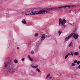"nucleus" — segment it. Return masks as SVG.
<instances>
[{
    "mask_svg": "<svg viewBox=\"0 0 80 80\" xmlns=\"http://www.w3.org/2000/svg\"><path fill=\"white\" fill-rule=\"evenodd\" d=\"M80 63V61H78L77 63V64H79V63Z\"/></svg>",
    "mask_w": 80,
    "mask_h": 80,
    "instance_id": "nucleus-26",
    "label": "nucleus"
},
{
    "mask_svg": "<svg viewBox=\"0 0 80 80\" xmlns=\"http://www.w3.org/2000/svg\"><path fill=\"white\" fill-rule=\"evenodd\" d=\"M21 75H22V77H23V76H25V71H22L21 72Z\"/></svg>",
    "mask_w": 80,
    "mask_h": 80,
    "instance_id": "nucleus-11",
    "label": "nucleus"
},
{
    "mask_svg": "<svg viewBox=\"0 0 80 80\" xmlns=\"http://www.w3.org/2000/svg\"><path fill=\"white\" fill-rule=\"evenodd\" d=\"M36 71H37L39 73H40L41 72V71L40 69H39L38 68L36 69Z\"/></svg>",
    "mask_w": 80,
    "mask_h": 80,
    "instance_id": "nucleus-16",
    "label": "nucleus"
},
{
    "mask_svg": "<svg viewBox=\"0 0 80 80\" xmlns=\"http://www.w3.org/2000/svg\"><path fill=\"white\" fill-rule=\"evenodd\" d=\"M65 23H67V21L64 19H63V20H62L61 19L59 20V25H60V23H61V25H63L64 27H66V25H65Z\"/></svg>",
    "mask_w": 80,
    "mask_h": 80,
    "instance_id": "nucleus-3",
    "label": "nucleus"
},
{
    "mask_svg": "<svg viewBox=\"0 0 80 80\" xmlns=\"http://www.w3.org/2000/svg\"><path fill=\"white\" fill-rule=\"evenodd\" d=\"M74 24H75V23H73L72 24V25H73V26L74 25Z\"/></svg>",
    "mask_w": 80,
    "mask_h": 80,
    "instance_id": "nucleus-38",
    "label": "nucleus"
},
{
    "mask_svg": "<svg viewBox=\"0 0 80 80\" xmlns=\"http://www.w3.org/2000/svg\"><path fill=\"white\" fill-rule=\"evenodd\" d=\"M67 7H68V9H70V8H75V7H76V6L75 5L69 6L68 5L65 6V8H66Z\"/></svg>",
    "mask_w": 80,
    "mask_h": 80,
    "instance_id": "nucleus-7",
    "label": "nucleus"
},
{
    "mask_svg": "<svg viewBox=\"0 0 80 80\" xmlns=\"http://www.w3.org/2000/svg\"><path fill=\"white\" fill-rule=\"evenodd\" d=\"M47 37V36L45 34H43L42 36L41 37V40H43L44 39H45V38Z\"/></svg>",
    "mask_w": 80,
    "mask_h": 80,
    "instance_id": "nucleus-8",
    "label": "nucleus"
},
{
    "mask_svg": "<svg viewBox=\"0 0 80 80\" xmlns=\"http://www.w3.org/2000/svg\"><path fill=\"white\" fill-rule=\"evenodd\" d=\"M77 68H78L77 67L76 68V69H77Z\"/></svg>",
    "mask_w": 80,
    "mask_h": 80,
    "instance_id": "nucleus-42",
    "label": "nucleus"
},
{
    "mask_svg": "<svg viewBox=\"0 0 80 80\" xmlns=\"http://www.w3.org/2000/svg\"><path fill=\"white\" fill-rule=\"evenodd\" d=\"M74 35V34H75V33H72V34H71L70 35H69V36L70 38V37H72V35Z\"/></svg>",
    "mask_w": 80,
    "mask_h": 80,
    "instance_id": "nucleus-20",
    "label": "nucleus"
},
{
    "mask_svg": "<svg viewBox=\"0 0 80 80\" xmlns=\"http://www.w3.org/2000/svg\"><path fill=\"white\" fill-rule=\"evenodd\" d=\"M18 48H19L18 47L17 48V49H18Z\"/></svg>",
    "mask_w": 80,
    "mask_h": 80,
    "instance_id": "nucleus-37",
    "label": "nucleus"
},
{
    "mask_svg": "<svg viewBox=\"0 0 80 80\" xmlns=\"http://www.w3.org/2000/svg\"><path fill=\"white\" fill-rule=\"evenodd\" d=\"M78 68H79V69H80V64H79V65L78 66Z\"/></svg>",
    "mask_w": 80,
    "mask_h": 80,
    "instance_id": "nucleus-35",
    "label": "nucleus"
},
{
    "mask_svg": "<svg viewBox=\"0 0 80 80\" xmlns=\"http://www.w3.org/2000/svg\"><path fill=\"white\" fill-rule=\"evenodd\" d=\"M28 25V26H29L28 24H27Z\"/></svg>",
    "mask_w": 80,
    "mask_h": 80,
    "instance_id": "nucleus-43",
    "label": "nucleus"
},
{
    "mask_svg": "<svg viewBox=\"0 0 80 80\" xmlns=\"http://www.w3.org/2000/svg\"><path fill=\"white\" fill-rule=\"evenodd\" d=\"M62 32H63L62 31L61 32V33H62Z\"/></svg>",
    "mask_w": 80,
    "mask_h": 80,
    "instance_id": "nucleus-40",
    "label": "nucleus"
},
{
    "mask_svg": "<svg viewBox=\"0 0 80 80\" xmlns=\"http://www.w3.org/2000/svg\"><path fill=\"white\" fill-rule=\"evenodd\" d=\"M22 23H23L24 24H26L27 23V22L25 19H23L22 21Z\"/></svg>",
    "mask_w": 80,
    "mask_h": 80,
    "instance_id": "nucleus-13",
    "label": "nucleus"
},
{
    "mask_svg": "<svg viewBox=\"0 0 80 80\" xmlns=\"http://www.w3.org/2000/svg\"><path fill=\"white\" fill-rule=\"evenodd\" d=\"M31 45V43H30L29 45Z\"/></svg>",
    "mask_w": 80,
    "mask_h": 80,
    "instance_id": "nucleus-41",
    "label": "nucleus"
},
{
    "mask_svg": "<svg viewBox=\"0 0 80 80\" xmlns=\"http://www.w3.org/2000/svg\"><path fill=\"white\" fill-rule=\"evenodd\" d=\"M34 36L35 37H38V33H36L34 35Z\"/></svg>",
    "mask_w": 80,
    "mask_h": 80,
    "instance_id": "nucleus-17",
    "label": "nucleus"
},
{
    "mask_svg": "<svg viewBox=\"0 0 80 80\" xmlns=\"http://www.w3.org/2000/svg\"><path fill=\"white\" fill-rule=\"evenodd\" d=\"M67 55L68 56V55H71V54L70 53H68Z\"/></svg>",
    "mask_w": 80,
    "mask_h": 80,
    "instance_id": "nucleus-32",
    "label": "nucleus"
},
{
    "mask_svg": "<svg viewBox=\"0 0 80 80\" xmlns=\"http://www.w3.org/2000/svg\"><path fill=\"white\" fill-rule=\"evenodd\" d=\"M42 13H50V12L54 11L53 8H47L46 10H42Z\"/></svg>",
    "mask_w": 80,
    "mask_h": 80,
    "instance_id": "nucleus-2",
    "label": "nucleus"
},
{
    "mask_svg": "<svg viewBox=\"0 0 80 80\" xmlns=\"http://www.w3.org/2000/svg\"><path fill=\"white\" fill-rule=\"evenodd\" d=\"M68 55L67 54H66L65 57V59H67V58L68 57Z\"/></svg>",
    "mask_w": 80,
    "mask_h": 80,
    "instance_id": "nucleus-23",
    "label": "nucleus"
},
{
    "mask_svg": "<svg viewBox=\"0 0 80 80\" xmlns=\"http://www.w3.org/2000/svg\"><path fill=\"white\" fill-rule=\"evenodd\" d=\"M14 62L15 63H18V61L17 59H15L14 60Z\"/></svg>",
    "mask_w": 80,
    "mask_h": 80,
    "instance_id": "nucleus-18",
    "label": "nucleus"
},
{
    "mask_svg": "<svg viewBox=\"0 0 80 80\" xmlns=\"http://www.w3.org/2000/svg\"><path fill=\"white\" fill-rule=\"evenodd\" d=\"M73 25L72 26V27H73Z\"/></svg>",
    "mask_w": 80,
    "mask_h": 80,
    "instance_id": "nucleus-44",
    "label": "nucleus"
},
{
    "mask_svg": "<svg viewBox=\"0 0 80 80\" xmlns=\"http://www.w3.org/2000/svg\"><path fill=\"white\" fill-rule=\"evenodd\" d=\"M73 37L75 40H77V39H78V35H76V34L74 33Z\"/></svg>",
    "mask_w": 80,
    "mask_h": 80,
    "instance_id": "nucleus-9",
    "label": "nucleus"
},
{
    "mask_svg": "<svg viewBox=\"0 0 80 80\" xmlns=\"http://www.w3.org/2000/svg\"><path fill=\"white\" fill-rule=\"evenodd\" d=\"M29 59L30 60H31V61H33V59H32V57H29Z\"/></svg>",
    "mask_w": 80,
    "mask_h": 80,
    "instance_id": "nucleus-24",
    "label": "nucleus"
},
{
    "mask_svg": "<svg viewBox=\"0 0 80 80\" xmlns=\"http://www.w3.org/2000/svg\"><path fill=\"white\" fill-rule=\"evenodd\" d=\"M74 55L75 56L78 55V52H74Z\"/></svg>",
    "mask_w": 80,
    "mask_h": 80,
    "instance_id": "nucleus-15",
    "label": "nucleus"
},
{
    "mask_svg": "<svg viewBox=\"0 0 80 80\" xmlns=\"http://www.w3.org/2000/svg\"><path fill=\"white\" fill-rule=\"evenodd\" d=\"M28 57L29 58H30V57H30V55H28Z\"/></svg>",
    "mask_w": 80,
    "mask_h": 80,
    "instance_id": "nucleus-33",
    "label": "nucleus"
},
{
    "mask_svg": "<svg viewBox=\"0 0 80 80\" xmlns=\"http://www.w3.org/2000/svg\"><path fill=\"white\" fill-rule=\"evenodd\" d=\"M58 33L59 34V35H60L61 34V33H62L61 32H60V30L58 31Z\"/></svg>",
    "mask_w": 80,
    "mask_h": 80,
    "instance_id": "nucleus-21",
    "label": "nucleus"
},
{
    "mask_svg": "<svg viewBox=\"0 0 80 80\" xmlns=\"http://www.w3.org/2000/svg\"><path fill=\"white\" fill-rule=\"evenodd\" d=\"M24 60H25V58H22V62H23V61H24Z\"/></svg>",
    "mask_w": 80,
    "mask_h": 80,
    "instance_id": "nucleus-29",
    "label": "nucleus"
},
{
    "mask_svg": "<svg viewBox=\"0 0 80 80\" xmlns=\"http://www.w3.org/2000/svg\"><path fill=\"white\" fill-rule=\"evenodd\" d=\"M40 41H38L36 45V47L38 48L40 47Z\"/></svg>",
    "mask_w": 80,
    "mask_h": 80,
    "instance_id": "nucleus-10",
    "label": "nucleus"
},
{
    "mask_svg": "<svg viewBox=\"0 0 80 80\" xmlns=\"http://www.w3.org/2000/svg\"><path fill=\"white\" fill-rule=\"evenodd\" d=\"M70 38L69 36H68V37H66L65 39V41H68L69 39H70Z\"/></svg>",
    "mask_w": 80,
    "mask_h": 80,
    "instance_id": "nucleus-12",
    "label": "nucleus"
},
{
    "mask_svg": "<svg viewBox=\"0 0 80 80\" xmlns=\"http://www.w3.org/2000/svg\"><path fill=\"white\" fill-rule=\"evenodd\" d=\"M38 67V65H37L36 66H32V68H36Z\"/></svg>",
    "mask_w": 80,
    "mask_h": 80,
    "instance_id": "nucleus-14",
    "label": "nucleus"
},
{
    "mask_svg": "<svg viewBox=\"0 0 80 80\" xmlns=\"http://www.w3.org/2000/svg\"><path fill=\"white\" fill-rule=\"evenodd\" d=\"M75 65H76L75 63H72V64L71 66H75Z\"/></svg>",
    "mask_w": 80,
    "mask_h": 80,
    "instance_id": "nucleus-22",
    "label": "nucleus"
},
{
    "mask_svg": "<svg viewBox=\"0 0 80 80\" xmlns=\"http://www.w3.org/2000/svg\"><path fill=\"white\" fill-rule=\"evenodd\" d=\"M71 55H72V56H73V52H71Z\"/></svg>",
    "mask_w": 80,
    "mask_h": 80,
    "instance_id": "nucleus-34",
    "label": "nucleus"
},
{
    "mask_svg": "<svg viewBox=\"0 0 80 80\" xmlns=\"http://www.w3.org/2000/svg\"><path fill=\"white\" fill-rule=\"evenodd\" d=\"M62 74H65V73L64 72H62L60 73V75H62Z\"/></svg>",
    "mask_w": 80,
    "mask_h": 80,
    "instance_id": "nucleus-27",
    "label": "nucleus"
},
{
    "mask_svg": "<svg viewBox=\"0 0 80 80\" xmlns=\"http://www.w3.org/2000/svg\"><path fill=\"white\" fill-rule=\"evenodd\" d=\"M70 25H72V24L70 23Z\"/></svg>",
    "mask_w": 80,
    "mask_h": 80,
    "instance_id": "nucleus-39",
    "label": "nucleus"
},
{
    "mask_svg": "<svg viewBox=\"0 0 80 80\" xmlns=\"http://www.w3.org/2000/svg\"><path fill=\"white\" fill-rule=\"evenodd\" d=\"M50 74H48V75H47V77H50Z\"/></svg>",
    "mask_w": 80,
    "mask_h": 80,
    "instance_id": "nucleus-30",
    "label": "nucleus"
},
{
    "mask_svg": "<svg viewBox=\"0 0 80 80\" xmlns=\"http://www.w3.org/2000/svg\"><path fill=\"white\" fill-rule=\"evenodd\" d=\"M77 62V60L76 59L75 60V61H74V63H76Z\"/></svg>",
    "mask_w": 80,
    "mask_h": 80,
    "instance_id": "nucleus-25",
    "label": "nucleus"
},
{
    "mask_svg": "<svg viewBox=\"0 0 80 80\" xmlns=\"http://www.w3.org/2000/svg\"><path fill=\"white\" fill-rule=\"evenodd\" d=\"M79 57H80V56H79Z\"/></svg>",
    "mask_w": 80,
    "mask_h": 80,
    "instance_id": "nucleus-45",
    "label": "nucleus"
},
{
    "mask_svg": "<svg viewBox=\"0 0 80 80\" xmlns=\"http://www.w3.org/2000/svg\"><path fill=\"white\" fill-rule=\"evenodd\" d=\"M31 53H32V54H33V53H34V52H33V51H31Z\"/></svg>",
    "mask_w": 80,
    "mask_h": 80,
    "instance_id": "nucleus-28",
    "label": "nucleus"
},
{
    "mask_svg": "<svg viewBox=\"0 0 80 80\" xmlns=\"http://www.w3.org/2000/svg\"><path fill=\"white\" fill-rule=\"evenodd\" d=\"M76 31H77V30L76 29H75L73 31V33H75Z\"/></svg>",
    "mask_w": 80,
    "mask_h": 80,
    "instance_id": "nucleus-31",
    "label": "nucleus"
},
{
    "mask_svg": "<svg viewBox=\"0 0 80 80\" xmlns=\"http://www.w3.org/2000/svg\"><path fill=\"white\" fill-rule=\"evenodd\" d=\"M31 13H30V15H34L36 14V15H38V14H41L42 13V10L39 11L38 12L37 11H32V10L31 11Z\"/></svg>",
    "mask_w": 80,
    "mask_h": 80,
    "instance_id": "nucleus-4",
    "label": "nucleus"
},
{
    "mask_svg": "<svg viewBox=\"0 0 80 80\" xmlns=\"http://www.w3.org/2000/svg\"><path fill=\"white\" fill-rule=\"evenodd\" d=\"M49 78H52V77H50Z\"/></svg>",
    "mask_w": 80,
    "mask_h": 80,
    "instance_id": "nucleus-36",
    "label": "nucleus"
},
{
    "mask_svg": "<svg viewBox=\"0 0 80 80\" xmlns=\"http://www.w3.org/2000/svg\"><path fill=\"white\" fill-rule=\"evenodd\" d=\"M53 8L54 11V10H57V11H59V10H62V9H65V6H61L58 7H54Z\"/></svg>",
    "mask_w": 80,
    "mask_h": 80,
    "instance_id": "nucleus-5",
    "label": "nucleus"
},
{
    "mask_svg": "<svg viewBox=\"0 0 80 80\" xmlns=\"http://www.w3.org/2000/svg\"><path fill=\"white\" fill-rule=\"evenodd\" d=\"M72 42H71L68 45V47H71V45H72Z\"/></svg>",
    "mask_w": 80,
    "mask_h": 80,
    "instance_id": "nucleus-19",
    "label": "nucleus"
},
{
    "mask_svg": "<svg viewBox=\"0 0 80 80\" xmlns=\"http://www.w3.org/2000/svg\"><path fill=\"white\" fill-rule=\"evenodd\" d=\"M22 14H26V15H30V13H31V11H28L27 10H24L22 12Z\"/></svg>",
    "mask_w": 80,
    "mask_h": 80,
    "instance_id": "nucleus-6",
    "label": "nucleus"
},
{
    "mask_svg": "<svg viewBox=\"0 0 80 80\" xmlns=\"http://www.w3.org/2000/svg\"><path fill=\"white\" fill-rule=\"evenodd\" d=\"M4 67L8 71L7 75L14 76V73L16 71V68L13 66V62H12L10 58L6 59L4 62Z\"/></svg>",
    "mask_w": 80,
    "mask_h": 80,
    "instance_id": "nucleus-1",
    "label": "nucleus"
}]
</instances>
